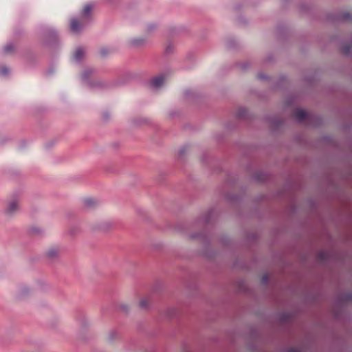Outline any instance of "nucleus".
Here are the masks:
<instances>
[{
	"label": "nucleus",
	"mask_w": 352,
	"mask_h": 352,
	"mask_svg": "<svg viewBox=\"0 0 352 352\" xmlns=\"http://www.w3.org/2000/svg\"><path fill=\"white\" fill-rule=\"evenodd\" d=\"M151 304V300L147 297L142 298L138 302L140 308H146Z\"/></svg>",
	"instance_id": "1"
},
{
	"label": "nucleus",
	"mask_w": 352,
	"mask_h": 352,
	"mask_svg": "<svg viewBox=\"0 0 352 352\" xmlns=\"http://www.w3.org/2000/svg\"><path fill=\"white\" fill-rule=\"evenodd\" d=\"M46 254L48 257L54 258L57 256L58 254V250L56 248H50L47 250Z\"/></svg>",
	"instance_id": "2"
},
{
	"label": "nucleus",
	"mask_w": 352,
	"mask_h": 352,
	"mask_svg": "<svg viewBox=\"0 0 352 352\" xmlns=\"http://www.w3.org/2000/svg\"><path fill=\"white\" fill-rule=\"evenodd\" d=\"M84 206L87 208H91L96 204V201L92 198H86L83 201Z\"/></svg>",
	"instance_id": "3"
},
{
	"label": "nucleus",
	"mask_w": 352,
	"mask_h": 352,
	"mask_svg": "<svg viewBox=\"0 0 352 352\" xmlns=\"http://www.w3.org/2000/svg\"><path fill=\"white\" fill-rule=\"evenodd\" d=\"M72 28L73 30H77V22L76 21H73L72 23Z\"/></svg>",
	"instance_id": "4"
},
{
	"label": "nucleus",
	"mask_w": 352,
	"mask_h": 352,
	"mask_svg": "<svg viewBox=\"0 0 352 352\" xmlns=\"http://www.w3.org/2000/svg\"><path fill=\"white\" fill-rule=\"evenodd\" d=\"M160 82H161L160 80L156 79V80H153V83L154 86L157 87L160 85Z\"/></svg>",
	"instance_id": "5"
},
{
	"label": "nucleus",
	"mask_w": 352,
	"mask_h": 352,
	"mask_svg": "<svg viewBox=\"0 0 352 352\" xmlns=\"http://www.w3.org/2000/svg\"><path fill=\"white\" fill-rule=\"evenodd\" d=\"M89 10H90V8H88V7H86L85 9V10L86 12H88Z\"/></svg>",
	"instance_id": "6"
},
{
	"label": "nucleus",
	"mask_w": 352,
	"mask_h": 352,
	"mask_svg": "<svg viewBox=\"0 0 352 352\" xmlns=\"http://www.w3.org/2000/svg\"><path fill=\"white\" fill-rule=\"evenodd\" d=\"M13 206V208H16V205H15V204H13V206Z\"/></svg>",
	"instance_id": "7"
}]
</instances>
